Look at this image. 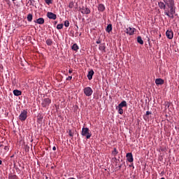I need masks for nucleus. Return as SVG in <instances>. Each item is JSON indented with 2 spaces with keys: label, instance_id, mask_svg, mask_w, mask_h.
<instances>
[{
  "label": "nucleus",
  "instance_id": "cd10ccee",
  "mask_svg": "<svg viewBox=\"0 0 179 179\" xmlns=\"http://www.w3.org/2000/svg\"><path fill=\"white\" fill-rule=\"evenodd\" d=\"M113 154L115 156V155H118V150H117V148H114L113 151Z\"/></svg>",
  "mask_w": 179,
  "mask_h": 179
},
{
  "label": "nucleus",
  "instance_id": "f03ea898",
  "mask_svg": "<svg viewBox=\"0 0 179 179\" xmlns=\"http://www.w3.org/2000/svg\"><path fill=\"white\" fill-rule=\"evenodd\" d=\"M81 135L85 136L87 139H90V138H92V133L87 127H83L82 129Z\"/></svg>",
  "mask_w": 179,
  "mask_h": 179
},
{
  "label": "nucleus",
  "instance_id": "e433bc0d",
  "mask_svg": "<svg viewBox=\"0 0 179 179\" xmlns=\"http://www.w3.org/2000/svg\"><path fill=\"white\" fill-rule=\"evenodd\" d=\"M72 72H73V71L72 69H70V70L69 71V73H72Z\"/></svg>",
  "mask_w": 179,
  "mask_h": 179
},
{
  "label": "nucleus",
  "instance_id": "412c9836",
  "mask_svg": "<svg viewBox=\"0 0 179 179\" xmlns=\"http://www.w3.org/2000/svg\"><path fill=\"white\" fill-rule=\"evenodd\" d=\"M27 19L28 22H31V20H33V15L28 14Z\"/></svg>",
  "mask_w": 179,
  "mask_h": 179
},
{
  "label": "nucleus",
  "instance_id": "ddd939ff",
  "mask_svg": "<svg viewBox=\"0 0 179 179\" xmlns=\"http://www.w3.org/2000/svg\"><path fill=\"white\" fill-rule=\"evenodd\" d=\"M98 10H99V12H104V10H106V7L103 4L101 3L98 6Z\"/></svg>",
  "mask_w": 179,
  "mask_h": 179
},
{
  "label": "nucleus",
  "instance_id": "b1692460",
  "mask_svg": "<svg viewBox=\"0 0 179 179\" xmlns=\"http://www.w3.org/2000/svg\"><path fill=\"white\" fill-rule=\"evenodd\" d=\"M46 44H47V45H52V40L47 39L46 40Z\"/></svg>",
  "mask_w": 179,
  "mask_h": 179
},
{
  "label": "nucleus",
  "instance_id": "a211bd4d",
  "mask_svg": "<svg viewBox=\"0 0 179 179\" xmlns=\"http://www.w3.org/2000/svg\"><path fill=\"white\" fill-rule=\"evenodd\" d=\"M113 30V25L111 24H109L106 27V31L108 33H110Z\"/></svg>",
  "mask_w": 179,
  "mask_h": 179
},
{
  "label": "nucleus",
  "instance_id": "4c0bfd02",
  "mask_svg": "<svg viewBox=\"0 0 179 179\" xmlns=\"http://www.w3.org/2000/svg\"><path fill=\"white\" fill-rule=\"evenodd\" d=\"M52 150H57V147L53 146V148H52Z\"/></svg>",
  "mask_w": 179,
  "mask_h": 179
},
{
  "label": "nucleus",
  "instance_id": "c756f323",
  "mask_svg": "<svg viewBox=\"0 0 179 179\" xmlns=\"http://www.w3.org/2000/svg\"><path fill=\"white\" fill-rule=\"evenodd\" d=\"M69 135L71 136V138H73V132H72V130L69 131Z\"/></svg>",
  "mask_w": 179,
  "mask_h": 179
},
{
  "label": "nucleus",
  "instance_id": "72a5a7b5",
  "mask_svg": "<svg viewBox=\"0 0 179 179\" xmlns=\"http://www.w3.org/2000/svg\"><path fill=\"white\" fill-rule=\"evenodd\" d=\"M72 80V76H69L67 78H66V80Z\"/></svg>",
  "mask_w": 179,
  "mask_h": 179
},
{
  "label": "nucleus",
  "instance_id": "dca6fc26",
  "mask_svg": "<svg viewBox=\"0 0 179 179\" xmlns=\"http://www.w3.org/2000/svg\"><path fill=\"white\" fill-rule=\"evenodd\" d=\"M118 108H122L123 107H127V101H122L118 106Z\"/></svg>",
  "mask_w": 179,
  "mask_h": 179
},
{
  "label": "nucleus",
  "instance_id": "f3484780",
  "mask_svg": "<svg viewBox=\"0 0 179 179\" xmlns=\"http://www.w3.org/2000/svg\"><path fill=\"white\" fill-rule=\"evenodd\" d=\"M71 50H73V51H78V50H79V46L78 45V44L74 43L72 46H71Z\"/></svg>",
  "mask_w": 179,
  "mask_h": 179
},
{
  "label": "nucleus",
  "instance_id": "39448f33",
  "mask_svg": "<svg viewBox=\"0 0 179 179\" xmlns=\"http://www.w3.org/2000/svg\"><path fill=\"white\" fill-rule=\"evenodd\" d=\"M41 104H42V107H44V108L48 107V106L51 104V99H50L49 98H45L43 100Z\"/></svg>",
  "mask_w": 179,
  "mask_h": 179
},
{
  "label": "nucleus",
  "instance_id": "f8f14e48",
  "mask_svg": "<svg viewBox=\"0 0 179 179\" xmlns=\"http://www.w3.org/2000/svg\"><path fill=\"white\" fill-rule=\"evenodd\" d=\"M156 85H164V80L162 78H157L155 80Z\"/></svg>",
  "mask_w": 179,
  "mask_h": 179
},
{
  "label": "nucleus",
  "instance_id": "c85d7f7f",
  "mask_svg": "<svg viewBox=\"0 0 179 179\" xmlns=\"http://www.w3.org/2000/svg\"><path fill=\"white\" fill-rule=\"evenodd\" d=\"M43 116L42 115H38V120L39 121H43Z\"/></svg>",
  "mask_w": 179,
  "mask_h": 179
},
{
  "label": "nucleus",
  "instance_id": "f704fd0d",
  "mask_svg": "<svg viewBox=\"0 0 179 179\" xmlns=\"http://www.w3.org/2000/svg\"><path fill=\"white\" fill-rule=\"evenodd\" d=\"M150 114H152V112H150V111L146 112V115H150Z\"/></svg>",
  "mask_w": 179,
  "mask_h": 179
},
{
  "label": "nucleus",
  "instance_id": "6e6552de",
  "mask_svg": "<svg viewBox=\"0 0 179 179\" xmlns=\"http://www.w3.org/2000/svg\"><path fill=\"white\" fill-rule=\"evenodd\" d=\"M166 36L167 38H169V40H172L173 37H174V33L173 32V31L167 30L166 32Z\"/></svg>",
  "mask_w": 179,
  "mask_h": 179
},
{
  "label": "nucleus",
  "instance_id": "393cba45",
  "mask_svg": "<svg viewBox=\"0 0 179 179\" xmlns=\"http://www.w3.org/2000/svg\"><path fill=\"white\" fill-rule=\"evenodd\" d=\"M64 27V24H57V29H58V30H61V29H62Z\"/></svg>",
  "mask_w": 179,
  "mask_h": 179
},
{
  "label": "nucleus",
  "instance_id": "7c9ffc66",
  "mask_svg": "<svg viewBox=\"0 0 179 179\" xmlns=\"http://www.w3.org/2000/svg\"><path fill=\"white\" fill-rule=\"evenodd\" d=\"M99 50H100L101 51H103V50H104V45H99Z\"/></svg>",
  "mask_w": 179,
  "mask_h": 179
},
{
  "label": "nucleus",
  "instance_id": "aec40b11",
  "mask_svg": "<svg viewBox=\"0 0 179 179\" xmlns=\"http://www.w3.org/2000/svg\"><path fill=\"white\" fill-rule=\"evenodd\" d=\"M137 42L138 43V44H141V45H143V40H142V37L138 36Z\"/></svg>",
  "mask_w": 179,
  "mask_h": 179
},
{
  "label": "nucleus",
  "instance_id": "423d86ee",
  "mask_svg": "<svg viewBox=\"0 0 179 179\" xmlns=\"http://www.w3.org/2000/svg\"><path fill=\"white\" fill-rule=\"evenodd\" d=\"M124 31L127 34H129V36H134L135 31H136V29L129 27L127 28Z\"/></svg>",
  "mask_w": 179,
  "mask_h": 179
},
{
  "label": "nucleus",
  "instance_id": "79ce46f5",
  "mask_svg": "<svg viewBox=\"0 0 179 179\" xmlns=\"http://www.w3.org/2000/svg\"><path fill=\"white\" fill-rule=\"evenodd\" d=\"M12 1H16V0H12Z\"/></svg>",
  "mask_w": 179,
  "mask_h": 179
},
{
  "label": "nucleus",
  "instance_id": "6ab92c4d",
  "mask_svg": "<svg viewBox=\"0 0 179 179\" xmlns=\"http://www.w3.org/2000/svg\"><path fill=\"white\" fill-rule=\"evenodd\" d=\"M115 159L116 160V168L117 169V167L119 169H121V162H120V159H117L116 157H115Z\"/></svg>",
  "mask_w": 179,
  "mask_h": 179
},
{
  "label": "nucleus",
  "instance_id": "ea45409f",
  "mask_svg": "<svg viewBox=\"0 0 179 179\" xmlns=\"http://www.w3.org/2000/svg\"><path fill=\"white\" fill-rule=\"evenodd\" d=\"M69 179H76V178H69Z\"/></svg>",
  "mask_w": 179,
  "mask_h": 179
},
{
  "label": "nucleus",
  "instance_id": "f257e3e1",
  "mask_svg": "<svg viewBox=\"0 0 179 179\" xmlns=\"http://www.w3.org/2000/svg\"><path fill=\"white\" fill-rule=\"evenodd\" d=\"M158 6L161 9H164V15L168 16V17L174 18V13H176L174 0H163V1H159Z\"/></svg>",
  "mask_w": 179,
  "mask_h": 179
},
{
  "label": "nucleus",
  "instance_id": "473e14b6",
  "mask_svg": "<svg viewBox=\"0 0 179 179\" xmlns=\"http://www.w3.org/2000/svg\"><path fill=\"white\" fill-rule=\"evenodd\" d=\"M4 150L8 152L9 150V147L8 145L4 146Z\"/></svg>",
  "mask_w": 179,
  "mask_h": 179
},
{
  "label": "nucleus",
  "instance_id": "2f4dec72",
  "mask_svg": "<svg viewBox=\"0 0 179 179\" xmlns=\"http://www.w3.org/2000/svg\"><path fill=\"white\" fill-rule=\"evenodd\" d=\"M69 7L70 8V9H72V8H73V2L70 3L69 5Z\"/></svg>",
  "mask_w": 179,
  "mask_h": 179
},
{
  "label": "nucleus",
  "instance_id": "4468645a",
  "mask_svg": "<svg viewBox=\"0 0 179 179\" xmlns=\"http://www.w3.org/2000/svg\"><path fill=\"white\" fill-rule=\"evenodd\" d=\"M13 93L14 96H22V92L19 90H14Z\"/></svg>",
  "mask_w": 179,
  "mask_h": 179
},
{
  "label": "nucleus",
  "instance_id": "58836bf2",
  "mask_svg": "<svg viewBox=\"0 0 179 179\" xmlns=\"http://www.w3.org/2000/svg\"><path fill=\"white\" fill-rule=\"evenodd\" d=\"M2 164V160L0 159V166Z\"/></svg>",
  "mask_w": 179,
  "mask_h": 179
},
{
  "label": "nucleus",
  "instance_id": "bb28decb",
  "mask_svg": "<svg viewBox=\"0 0 179 179\" xmlns=\"http://www.w3.org/2000/svg\"><path fill=\"white\" fill-rule=\"evenodd\" d=\"M64 26H65V27H69V20H66L64 22Z\"/></svg>",
  "mask_w": 179,
  "mask_h": 179
},
{
  "label": "nucleus",
  "instance_id": "a878e982",
  "mask_svg": "<svg viewBox=\"0 0 179 179\" xmlns=\"http://www.w3.org/2000/svg\"><path fill=\"white\" fill-rule=\"evenodd\" d=\"M45 2L47 5H51V3H52V0H45Z\"/></svg>",
  "mask_w": 179,
  "mask_h": 179
},
{
  "label": "nucleus",
  "instance_id": "4be33fe9",
  "mask_svg": "<svg viewBox=\"0 0 179 179\" xmlns=\"http://www.w3.org/2000/svg\"><path fill=\"white\" fill-rule=\"evenodd\" d=\"M8 179H17V176L16 175H8Z\"/></svg>",
  "mask_w": 179,
  "mask_h": 179
},
{
  "label": "nucleus",
  "instance_id": "7ed1b4c3",
  "mask_svg": "<svg viewBox=\"0 0 179 179\" xmlns=\"http://www.w3.org/2000/svg\"><path fill=\"white\" fill-rule=\"evenodd\" d=\"M20 121H26L27 120V110H23L19 115Z\"/></svg>",
  "mask_w": 179,
  "mask_h": 179
},
{
  "label": "nucleus",
  "instance_id": "1a4fd4ad",
  "mask_svg": "<svg viewBox=\"0 0 179 179\" xmlns=\"http://www.w3.org/2000/svg\"><path fill=\"white\" fill-rule=\"evenodd\" d=\"M126 157H127V159L129 162V163H132V162H134V157L132 156L131 152H128L126 155Z\"/></svg>",
  "mask_w": 179,
  "mask_h": 179
},
{
  "label": "nucleus",
  "instance_id": "9d476101",
  "mask_svg": "<svg viewBox=\"0 0 179 179\" xmlns=\"http://www.w3.org/2000/svg\"><path fill=\"white\" fill-rule=\"evenodd\" d=\"M47 17L49 19H52L53 20H55L57 19V15L54 14V13H51V12L48 13Z\"/></svg>",
  "mask_w": 179,
  "mask_h": 179
},
{
  "label": "nucleus",
  "instance_id": "a19ab883",
  "mask_svg": "<svg viewBox=\"0 0 179 179\" xmlns=\"http://www.w3.org/2000/svg\"><path fill=\"white\" fill-rule=\"evenodd\" d=\"M3 146V145H0V148H2Z\"/></svg>",
  "mask_w": 179,
  "mask_h": 179
},
{
  "label": "nucleus",
  "instance_id": "5701e85b",
  "mask_svg": "<svg viewBox=\"0 0 179 179\" xmlns=\"http://www.w3.org/2000/svg\"><path fill=\"white\" fill-rule=\"evenodd\" d=\"M116 108H117V110H118L119 114H121V115L124 114V110L122 109V108H118V106H117Z\"/></svg>",
  "mask_w": 179,
  "mask_h": 179
},
{
  "label": "nucleus",
  "instance_id": "9b49d317",
  "mask_svg": "<svg viewBox=\"0 0 179 179\" xmlns=\"http://www.w3.org/2000/svg\"><path fill=\"white\" fill-rule=\"evenodd\" d=\"M93 75H94V71L93 70H90L87 74L89 80H92L93 79Z\"/></svg>",
  "mask_w": 179,
  "mask_h": 179
},
{
  "label": "nucleus",
  "instance_id": "20e7f679",
  "mask_svg": "<svg viewBox=\"0 0 179 179\" xmlns=\"http://www.w3.org/2000/svg\"><path fill=\"white\" fill-rule=\"evenodd\" d=\"M84 94L87 97H90L93 94V90L90 87H87L83 90Z\"/></svg>",
  "mask_w": 179,
  "mask_h": 179
},
{
  "label": "nucleus",
  "instance_id": "2eb2a0df",
  "mask_svg": "<svg viewBox=\"0 0 179 179\" xmlns=\"http://www.w3.org/2000/svg\"><path fill=\"white\" fill-rule=\"evenodd\" d=\"M34 22L38 23V24H44V18H38Z\"/></svg>",
  "mask_w": 179,
  "mask_h": 179
},
{
  "label": "nucleus",
  "instance_id": "0eeeda50",
  "mask_svg": "<svg viewBox=\"0 0 179 179\" xmlns=\"http://www.w3.org/2000/svg\"><path fill=\"white\" fill-rule=\"evenodd\" d=\"M80 11L83 13V15H89V13H90V9L85 6L80 8Z\"/></svg>",
  "mask_w": 179,
  "mask_h": 179
},
{
  "label": "nucleus",
  "instance_id": "c9c22d12",
  "mask_svg": "<svg viewBox=\"0 0 179 179\" xmlns=\"http://www.w3.org/2000/svg\"><path fill=\"white\" fill-rule=\"evenodd\" d=\"M100 43H101L100 40L96 41V44H100Z\"/></svg>",
  "mask_w": 179,
  "mask_h": 179
}]
</instances>
